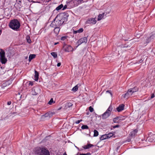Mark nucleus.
<instances>
[{
	"label": "nucleus",
	"mask_w": 155,
	"mask_h": 155,
	"mask_svg": "<svg viewBox=\"0 0 155 155\" xmlns=\"http://www.w3.org/2000/svg\"><path fill=\"white\" fill-rule=\"evenodd\" d=\"M119 117H117L116 118H115L113 119V121L114 123H117L118 122V121L117 120L119 119Z\"/></svg>",
	"instance_id": "25"
},
{
	"label": "nucleus",
	"mask_w": 155,
	"mask_h": 155,
	"mask_svg": "<svg viewBox=\"0 0 155 155\" xmlns=\"http://www.w3.org/2000/svg\"><path fill=\"white\" fill-rule=\"evenodd\" d=\"M0 61L2 64H5L7 61V59L5 56V52L2 49L0 50Z\"/></svg>",
	"instance_id": "6"
},
{
	"label": "nucleus",
	"mask_w": 155,
	"mask_h": 155,
	"mask_svg": "<svg viewBox=\"0 0 155 155\" xmlns=\"http://www.w3.org/2000/svg\"><path fill=\"white\" fill-rule=\"evenodd\" d=\"M51 55L54 58H56L57 57V54L55 52H52L51 53Z\"/></svg>",
	"instance_id": "20"
},
{
	"label": "nucleus",
	"mask_w": 155,
	"mask_h": 155,
	"mask_svg": "<svg viewBox=\"0 0 155 155\" xmlns=\"http://www.w3.org/2000/svg\"><path fill=\"white\" fill-rule=\"evenodd\" d=\"M35 54H31L29 55V61H30L31 60L35 57Z\"/></svg>",
	"instance_id": "19"
},
{
	"label": "nucleus",
	"mask_w": 155,
	"mask_h": 155,
	"mask_svg": "<svg viewBox=\"0 0 155 155\" xmlns=\"http://www.w3.org/2000/svg\"><path fill=\"white\" fill-rule=\"evenodd\" d=\"M107 136L108 138L113 136V134L112 133H110L108 134H107Z\"/></svg>",
	"instance_id": "26"
},
{
	"label": "nucleus",
	"mask_w": 155,
	"mask_h": 155,
	"mask_svg": "<svg viewBox=\"0 0 155 155\" xmlns=\"http://www.w3.org/2000/svg\"><path fill=\"white\" fill-rule=\"evenodd\" d=\"M87 38L86 37H84L80 39L77 42L78 46L83 43H86L87 42Z\"/></svg>",
	"instance_id": "9"
},
{
	"label": "nucleus",
	"mask_w": 155,
	"mask_h": 155,
	"mask_svg": "<svg viewBox=\"0 0 155 155\" xmlns=\"http://www.w3.org/2000/svg\"><path fill=\"white\" fill-rule=\"evenodd\" d=\"M29 84L31 85H33V82H30Z\"/></svg>",
	"instance_id": "41"
},
{
	"label": "nucleus",
	"mask_w": 155,
	"mask_h": 155,
	"mask_svg": "<svg viewBox=\"0 0 155 155\" xmlns=\"http://www.w3.org/2000/svg\"><path fill=\"white\" fill-rule=\"evenodd\" d=\"M124 104H121L117 108V110L118 112H120L124 109Z\"/></svg>",
	"instance_id": "12"
},
{
	"label": "nucleus",
	"mask_w": 155,
	"mask_h": 155,
	"mask_svg": "<svg viewBox=\"0 0 155 155\" xmlns=\"http://www.w3.org/2000/svg\"><path fill=\"white\" fill-rule=\"evenodd\" d=\"M113 109L112 106L110 105L106 111L102 115L103 119H106L110 115Z\"/></svg>",
	"instance_id": "4"
},
{
	"label": "nucleus",
	"mask_w": 155,
	"mask_h": 155,
	"mask_svg": "<svg viewBox=\"0 0 155 155\" xmlns=\"http://www.w3.org/2000/svg\"><path fill=\"white\" fill-rule=\"evenodd\" d=\"M138 88L136 87L129 89L127 93L124 94V98H127L130 97L134 93L138 91Z\"/></svg>",
	"instance_id": "3"
},
{
	"label": "nucleus",
	"mask_w": 155,
	"mask_h": 155,
	"mask_svg": "<svg viewBox=\"0 0 155 155\" xmlns=\"http://www.w3.org/2000/svg\"><path fill=\"white\" fill-rule=\"evenodd\" d=\"M67 37L66 36H63L61 37V39L62 41H64L67 38Z\"/></svg>",
	"instance_id": "31"
},
{
	"label": "nucleus",
	"mask_w": 155,
	"mask_h": 155,
	"mask_svg": "<svg viewBox=\"0 0 155 155\" xmlns=\"http://www.w3.org/2000/svg\"><path fill=\"white\" fill-rule=\"evenodd\" d=\"M48 114H46L44 115H43L42 116V118H44V117H47L48 116Z\"/></svg>",
	"instance_id": "34"
},
{
	"label": "nucleus",
	"mask_w": 155,
	"mask_h": 155,
	"mask_svg": "<svg viewBox=\"0 0 155 155\" xmlns=\"http://www.w3.org/2000/svg\"><path fill=\"white\" fill-rule=\"evenodd\" d=\"M70 3L73 6H77L80 4L78 0H72Z\"/></svg>",
	"instance_id": "11"
},
{
	"label": "nucleus",
	"mask_w": 155,
	"mask_h": 155,
	"mask_svg": "<svg viewBox=\"0 0 155 155\" xmlns=\"http://www.w3.org/2000/svg\"><path fill=\"white\" fill-rule=\"evenodd\" d=\"M55 28L54 29V32L56 35H58L60 31L59 28L58 27H55Z\"/></svg>",
	"instance_id": "15"
},
{
	"label": "nucleus",
	"mask_w": 155,
	"mask_h": 155,
	"mask_svg": "<svg viewBox=\"0 0 155 155\" xmlns=\"http://www.w3.org/2000/svg\"><path fill=\"white\" fill-rule=\"evenodd\" d=\"M81 128L83 130L87 129L88 128V127L87 125H83L81 126Z\"/></svg>",
	"instance_id": "24"
},
{
	"label": "nucleus",
	"mask_w": 155,
	"mask_h": 155,
	"mask_svg": "<svg viewBox=\"0 0 155 155\" xmlns=\"http://www.w3.org/2000/svg\"><path fill=\"white\" fill-rule=\"evenodd\" d=\"M83 31V29L82 28H80L79 30H77L78 33H81Z\"/></svg>",
	"instance_id": "30"
},
{
	"label": "nucleus",
	"mask_w": 155,
	"mask_h": 155,
	"mask_svg": "<svg viewBox=\"0 0 155 155\" xmlns=\"http://www.w3.org/2000/svg\"><path fill=\"white\" fill-rule=\"evenodd\" d=\"M154 97V94H153L152 95H151V98H153Z\"/></svg>",
	"instance_id": "39"
},
{
	"label": "nucleus",
	"mask_w": 155,
	"mask_h": 155,
	"mask_svg": "<svg viewBox=\"0 0 155 155\" xmlns=\"http://www.w3.org/2000/svg\"><path fill=\"white\" fill-rule=\"evenodd\" d=\"M72 105V104L71 103H68L66 104V106L69 107Z\"/></svg>",
	"instance_id": "29"
},
{
	"label": "nucleus",
	"mask_w": 155,
	"mask_h": 155,
	"mask_svg": "<svg viewBox=\"0 0 155 155\" xmlns=\"http://www.w3.org/2000/svg\"><path fill=\"white\" fill-rule=\"evenodd\" d=\"M78 2L81 4L83 2V0H78Z\"/></svg>",
	"instance_id": "35"
},
{
	"label": "nucleus",
	"mask_w": 155,
	"mask_h": 155,
	"mask_svg": "<svg viewBox=\"0 0 155 155\" xmlns=\"http://www.w3.org/2000/svg\"><path fill=\"white\" fill-rule=\"evenodd\" d=\"M81 121H82V120H78L75 122V123L76 124H78Z\"/></svg>",
	"instance_id": "33"
},
{
	"label": "nucleus",
	"mask_w": 155,
	"mask_h": 155,
	"mask_svg": "<svg viewBox=\"0 0 155 155\" xmlns=\"http://www.w3.org/2000/svg\"><path fill=\"white\" fill-rule=\"evenodd\" d=\"M108 138L107 134L102 135L100 138L101 140H103Z\"/></svg>",
	"instance_id": "18"
},
{
	"label": "nucleus",
	"mask_w": 155,
	"mask_h": 155,
	"mask_svg": "<svg viewBox=\"0 0 155 155\" xmlns=\"http://www.w3.org/2000/svg\"><path fill=\"white\" fill-rule=\"evenodd\" d=\"M26 39H27V42L28 43H30L31 42V41L30 40L29 37L27 36V38H26Z\"/></svg>",
	"instance_id": "28"
},
{
	"label": "nucleus",
	"mask_w": 155,
	"mask_h": 155,
	"mask_svg": "<svg viewBox=\"0 0 155 155\" xmlns=\"http://www.w3.org/2000/svg\"><path fill=\"white\" fill-rule=\"evenodd\" d=\"M106 92L107 93L108 92V93H110L111 95V92L110 91H106Z\"/></svg>",
	"instance_id": "43"
},
{
	"label": "nucleus",
	"mask_w": 155,
	"mask_h": 155,
	"mask_svg": "<svg viewBox=\"0 0 155 155\" xmlns=\"http://www.w3.org/2000/svg\"><path fill=\"white\" fill-rule=\"evenodd\" d=\"M137 130L135 129L132 130L130 133V135L131 136H134L137 132Z\"/></svg>",
	"instance_id": "17"
},
{
	"label": "nucleus",
	"mask_w": 155,
	"mask_h": 155,
	"mask_svg": "<svg viewBox=\"0 0 155 155\" xmlns=\"http://www.w3.org/2000/svg\"><path fill=\"white\" fill-rule=\"evenodd\" d=\"M63 155H67V154L65 152L64 153V154H63Z\"/></svg>",
	"instance_id": "47"
},
{
	"label": "nucleus",
	"mask_w": 155,
	"mask_h": 155,
	"mask_svg": "<svg viewBox=\"0 0 155 155\" xmlns=\"http://www.w3.org/2000/svg\"><path fill=\"white\" fill-rule=\"evenodd\" d=\"M89 110L91 112H92L94 110L93 108L91 107V106H90L89 107Z\"/></svg>",
	"instance_id": "32"
},
{
	"label": "nucleus",
	"mask_w": 155,
	"mask_h": 155,
	"mask_svg": "<svg viewBox=\"0 0 155 155\" xmlns=\"http://www.w3.org/2000/svg\"><path fill=\"white\" fill-rule=\"evenodd\" d=\"M34 152L35 155H50L49 150L45 148H35Z\"/></svg>",
	"instance_id": "1"
},
{
	"label": "nucleus",
	"mask_w": 155,
	"mask_h": 155,
	"mask_svg": "<svg viewBox=\"0 0 155 155\" xmlns=\"http://www.w3.org/2000/svg\"><path fill=\"white\" fill-rule=\"evenodd\" d=\"M64 48V51L67 52L73 51L74 50L73 48L70 45H65Z\"/></svg>",
	"instance_id": "10"
},
{
	"label": "nucleus",
	"mask_w": 155,
	"mask_h": 155,
	"mask_svg": "<svg viewBox=\"0 0 155 155\" xmlns=\"http://www.w3.org/2000/svg\"><path fill=\"white\" fill-rule=\"evenodd\" d=\"M35 81H38V76L39 74L38 72L35 70Z\"/></svg>",
	"instance_id": "13"
},
{
	"label": "nucleus",
	"mask_w": 155,
	"mask_h": 155,
	"mask_svg": "<svg viewBox=\"0 0 155 155\" xmlns=\"http://www.w3.org/2000/svg\"><path fill=\"white\" fill-rule=\"evenodd\" d=\"M78 85H77L76 86H74V87H73V88L72 89V91H77V90L78 89Z\"/></svg>",
	"instance_id": "22"
},
{
	"label": "nucleus",
	"mask_w": 155,
	"mask_h": 155,
	"mask_svg": "<svg viewBox=\"0 0 155 155\" xmlns=\"http://www.w3.org/2000/svg\"><path fill=\"white\" fill-rule=\"evenodd\" d=\"M94 137H97L98 135V132L96 130H94Z\"/></svg>",
	"instance_id": "23"
},
{
	"label": "nucleus",
	"mask_w": 155,
	"mask_h": 155,
	"mask_svg": "<svg viewBox=\"0 0 155 155\" xmlns=\"http://www.w3.org/2000/svg\"><path fill=\"white\" fill-rule=\"evenodd\" d=\"M61 65V63H58L57 64V66L58 67H59Z\"/></svg>",
	"instance_id": "38"
},
{
	"label": "nucleus",
	"mask_w": 155,
	"mask_h": 155,
	"mask_svg": "<svg viewBox=\"0 0 155 155\" xmlns=\"http://www.w3.org/2000/svg\"><path fill=\"white\" fill-rule=\"evenodd\" d=\"M119 126L118 125H116V126H114V127H119Z\"/></svg>",
	"instance_id": "44"
},
{
	"label": "nucleus",
	"mask_w": 155,
	"mask_h": 155,
	"mask_svg": "<svg viewBox=\"0 0 155 155\" xmlns=\"http://www.w3.org/2000/svg\"><path fill=\"white\" fill-rule=\"evenodd\" d=\"M11 104V102L10 101H8L7 103V104L8 105H10Z\"/></svg>",
	"instance_id": "37"
},
{
	"label": "nucleus",
	"mask_w": 155,
	"mask_h": 155,
	"mask_svg": "<svg viewBox=\"0 0 155 155\" xmlns=\"http://www.w3.org/2000/svg\"><path fill=\"white\" fill-rule=\"evenodd\" d=\"M58 43V42L55 43L54 44V45H57Z\"/></svg>",
	"instance_id": "46"
},
{
	"label": "nucleus",
	"mask_w": 155,
	"mask_h": 155,
	"mask_svg": "<svg viewBox=\"0 0 155 155\" xmlns=\"http://www.w3.org/2000/svg\"><path fill=\"white\" fill-rule=\"evenodd\" d=\"M28 58V56L26 57V58H25L26 59H27Z\"/></svg>",
	"instance_id": "48"
},
{
	"label": "nucleus",
	"mask_w": 155,
	"mask_h": 155,
	"mask_svg": "<svg viewBox=\"0 0 155 155\" xmlns=\"http://www.w3.org/2000/svg\"><path fill=\"white\" fill-rule=\"evenodd\" d=\"M32 94L34 95H36L37 94V93H36V92H33V91Z\"/></svg>",
	"instance_id": "36"
},
{
	"label": "nucleus",
	"mask_w": 155,
	"mask_h": 155,
	"mask_svg": "<svg viewBox=\"0 0 155 155\" xmlns=\"http://www.w3.org/2000/svg\"><path fill=\"white\" fill-rule=\"evenodd\" d=\"M78 33L77 31H73V33L74 34H76L77 33Z\"/></svg>",
	"instance_id": "40"
},
{
	"label": "nucleus",
	"mask_w": 155,
	"mask_h": 155,
	"mask_svg": "<svg viewBox=\"0 0 155 155\" xmlns=\"http://www.w3.org/2000/svg\"><path fill=\"white\" fill-rule=\"evenodd\" d=\"M125 47H127V46H125Z\"/></svg>",
	"instance_id": "49"
},
{
	"label": "nucleus",
	"mask_w": 155,
	"mask_h": 155,
	"mask_svg": "<svg viewBox=\"0 0 155 155\" xmlns=\"http://www.w3.org/2000/svg\"><path fill=\"white\" fill-rule=\"evenodd\" d=\"M68 15L65 13H61L59 15H58L57 18H60L61 21L63 23L64 21H66L68 20Z\"/></svg>",
	"instance_id": "7"
},
{
	"label": "nucleus",
	"mask_w": 155,
	"mask_h": 155,
	"mask_svg": "<svg viewBox=\"0 0 155 155\" xmlns=\"http://www.w3.org/2000/svg\"><path fill=\"white\" fill-rule=\"evenodd\" d=\"M67 8V6L66 5H65L63 8V10H64V9H65V8Z\"/></svg>",
	"instance_id": "42"
},
{
	"label": "nucleus",
	"mask_w": 155,
	"mask_h": 155,
	"mask_svg": "<svg viewBox=\"0 0 155 155\" xmlns=\"http://www.w3.org/2000/svg\"><path fill=\"white\" fill-rule=\"evenodd\" d=\"M93 145L91 144H88L87 145L84 146L83 148L85 149H87L93 146Z\"/></svg>",
	"instance_id": "16"
},
{
	"label": "nucleus",
	"mask_w": 155,
	"mask_h": 155,
	"mask_svg": "<svg viewBox=\"0 0 155 155\" xmlns=\"http://www.w3.org/2000/svg\"><path fill=\"white\" fill-rule=\"evenodd\" d=\"M54 103L53 98H51L49 101L48 104L50 105H51L53 103Z\"/></svg>",
	"instance_id": "27"
},
{
	"label": "nucleus",
	"mask_w": 155,
	"mask_h": 155,
	"mask_svg": "<svg viewBox=\"0 0 155 155\" xmlns=\"http://www.w3.org/2000/svg\"><path fill=\"white\" fill-rule=\"evenodd\" d=\"M97 21L95 18H92L88 19L86 22V24L94 25L96 23Z\"/></svg>",
	"instance_id": "8"
},
{
	"label": "nucleus",
	"mask_w": 155,
	"mask_h": 155,
	"mask_svg": "<svg viewBox=\"0 0 155 155\" xmlns=\"http://www.w3.org/2000/svg\"><path fill=\"white\" fill-rule=\"evenodd\" d=\"M63 24L61 21L60 18H57L54 19V21H52L51 24V26L52 27H58L61 25Z\"/></svg>",
	"instance_id": "5"
},
{
	"label": "nucleus",
	"mask_w": 155,
	"mask_h": 155,
	"mask_svg": "<svg viewBox=\"0 0 155 155\" xmlns=\"http://www.w3.org/2000/svg\"><path fill=\"white\" fill-rule=\"evenodd\" d=\"M104 13H103L102 14H99L98 17L97 21H99L102 19L104 16Z\"/></svg>",
	"instance_id": "14"
},
{
	"label": "nucleus",
	"mask_w": 155,
	"mask_h": 155,
	"mask_svg": "<svg viewBox=\"0 0 155 155\" xmlns=\"http://www.w3.org/2000/svg\"><path fill=\"white\" fill-rule=\"evenodd\" d=\"M2 32V30L0 29V35H1Z\"/></svg>",
	"instance_id": "45"
},
{
	"label": "nucleus",
	"mask_w": 155,
	"mask_h": 155,
	"mask_svg": "<svg viewBox=\"0 0 155 155\" xmlns=\"http://www.w3.org/2000/svg\"><path fill=\"white\" fill-rule=\"evenodd\" d=\"M63 7V5L62 4H61L60 5H59L58 6L56 7V10L57 11H58L60 10L62 7Z\"/></svg>",
	"instance_id": "21"
},
{
	"label": "nucleus",
	"mask_w": 155,
	"mask_h": 155,
	"mask_svg": "<svg viewBox=\"0 0 155 155\" xmlns=\"http://www.w3.org/2000/svg\"><path fill=\"white\" fill-rule=\"evenodd\" d=\"M19 22L15 19L12 20L9 24V27L13 30H17L20 27Z\"/></svg>",
	"instance_id": "2"
}]
</instances>
